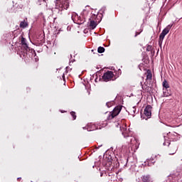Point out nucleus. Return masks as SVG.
<instances>
[{
  "label": "nucleus",
  "mask_w": 182,
  "mask_h": 182,
  "mask_svg": "<svg viewBox=\"0 0 182 182\" xmlns=\"http://www.w3.org/2000/svg\"><path fill=\"white\" fill-rule=\"evenodd\" d=\"M119 128L124 137L125 139L128 137L130 141V143H128L127 145H123L122 146L121 151L125 154H129V153H132V151H136L139 147V144L137 143V139L132 136H133V132L130 131V129H127L126 124H123Z\"/></svg>",
  "instance_id": "f257e3e1"
},
{
  "label": "nucleus",
  "mask_w": 182,
  "mask_h": 182,
  "mask_svg": "<svg viewBox=\"0 0 182 182\" xmlns=\"http://www.w3.org/2000/svg\"><path fill=\"white\" fill-rule=\"evenodd\" d=\"M55 9L60 11V12L69 8V1L68 0H55Z\"/></svg>",
  "instance_id": "f03ea898"
},
{
  "label": "nucleus",
  "mask_w": 182,
  "mask_h": 182,
  "mask_svg": "<svg viewBox=\"0 0 182 182\" xmlns=\"http://www.w3.org/2000/svg\"><path fill=\"white\" fill-rule=\"evenodd\" d=\"M33 52L35 55L36 53H35V50L31 49L29 48V46H28V43H26V38L22 37L21 38V53L25 56L28 53V52Z\"/></svg>",
  "instance_id": "7ed1b4c3"
},
{
  "label": "nucleus",
  "mask_w": 182,
  "mask_h": 182,
  "mask_svg": "<svg viewBox=\"0 0 182 182\" xmlns=\"http://www.w3.org/2000/svg\"><path fill=\"white\" fill-rule=\"evenodd\" d=\"M71 19L73 21L74 23H77V25H82L85 23V21H86V18L83 17V16H80L76 13L72 14Z\"/></svg>",
  "instance_id": "20e7f679"
},
{
  "label": "nucleus",
  "mask_w": 182,
  "mask_h": 182,
  "mask_svg": "<svg viewBox=\"0 0 182 182\" xmlns=\"http://www.w3.org/2000/svg\"><path fill=\"white\" fill-rule=\"evenodd\" d=\"M115 79L114 74L112 71H107L102 75V80L104 82H109V80H114Z\"/></svg>",
  "instance_id": "39448f33"
},
{
  "label": "nucleus",
  "mask_w": 182,
  "mask_h": 182,
  "mask_svg": "<svg viewBox=\"0 0 182 182\" xmlns=\"http://www.w3.org/2000/svg\"><path fill=\"white\" fill-rule=\"evenodd\" d=\"M122 109L119 107H115L112 112H109V115L107 117V120H112V119H114V117H116V116H117L119 114V113H120Z\"/></svg>",
  "instance_id": "423d86ee"
},
{
  "label": "nucleus",
  "mask_w": 182,
  "mask_h": 182,
  "mask_svg": "<svg viewBox=\"0 0 182 182\" xmlns=\"http://www.w3.org/2000/svg\"><path fill=\"white\" fill-rule=\"evenodd\" d=\"M144 114L146 118L143 117V115H141V119H145V120H147V119H150V117H151V105H147L145 107Z\"/></svg>",
  "instance_id": "0eeeda50"
},
{
  "label": "nucleus",
  "mask_w": 182,
  "mask_h": 182,
  "mask_svg": "<svg viewBox=\"0 0 182 182\" xmlns=\"http://www.w3.org/2000/svg\"><path fill=\"white\" fill-rule=\"evenodd\" d=\"M138 182H153V180H151L150 175H144L139 178Z\"/></svg>",
  "instance_id": "6e6552de"
},
{
  "label": "nucleus",
  "mask_w": 182,
  "mask_h": 182,
  "mask_svg": "<svg viewBox=\"0 0 182 182\" xmlns=\"http://www.w3.org/2000/svg\"><path fill=\"white\" fill-rule=\"evenodd\" d=\"M83 129H86L87 132H93L94 130H97V127H96V124H89L87 127H84Z\"/></svg>",
  "instance_id": "1a4fd4ad"
},
{
  "label": "nucleus",
  "mask_w": 182,
  "mask_h": 182,
  "mask_svg": "<svg viewBox=\"0 0 182 182\" xmlns=\"http://www.w3.org/2000/svg\"><path fill=\"white\" fill-rule=\"evenodd\" d=\"M173 26V24H169L161 32V33H163L164 35H167V33H168L170 32V29H171Z\"/></svg>",
  "instance_id": "9d476101"
},
{
  "label": "nucleus",
  "mask_w": 182,
  "mask_h": 182,
  "mask_svg": "<svg viewBox=\"0 0 182 182\" xmlns=\"http://www.w3.org/2000/svg\"><path fill=\"white\" fill-rule=\"evenodd\" d=\"M112 164H113V163L112 162V159H108L107 160V163L105 164L106 170H112Z\"/></svg>",
  "instance_id": "9b49d317"
},
{
  "label": "nucleus",
  "mask_w": 182,
  "mask_h": 182,
  "mask_svg": "<svg viewBox=\"0 0 182 182\" xmlns=\"http://www.w3.org/2000/svg\"><path fill=\"white\" fill-rule=\"evenodd\" d=\"M90 27L91 29H95L97 26V23L95 22L94 20H90Z\"/></svg>",
  "instance_id": "f8f14e48"
},
{
  "label": "nucleus",
  "mask_w": 182,
  "mask_h": 182,
  "mask_svg": "<svg viewBox=\"0 0 182 182\" xmlns=\"http://www.w3.org/2000/svg\"><path fill=\"white\" fill-rule=\"evenodd\" d=\"M165 37H166V35L161 33V34L159 36V45H161V43H163V41L164 40Z\"/></svg>",
  "instance_id": "ddd939ff"
},
{
  "label": "nucleus",
  "mask_w": 182,
  "mask_h": 182,
  "mask_svg": "<svg viewBox=\"0 0 182 182\" xmlns=\"http://www.w3.org/2000/svg\"><path fill=\"white\" fill-rule=\"evenodd\" d=\"M152 77L153 75L151 74V71L150 70H148L146 73V80H151Z\"/></svg>",
  "instance_id": "4468645a"
},
{
  "label": "nucleus",
  "mask_w": 182,
  "mask_h": 182,
  "mask_svg": "<svg viewBox=\"0 0 182 182\" xmlns=\"http://www.w3.org/2000/svg\"><path fill=\"white\" fill-rule=\"evenodd\" d=\"M141 87L143 89V90L144 92H150V87L147 86V85H143V82H141Z\"/></svg>",
  "instance_id": "2eb2a0df"
},
{
  "label": "nucleus",
  "mask_w": 182,
  "mask_h": 182,
  "mask_svg": "<svg viewBox=\"0 0 182 182\" xmlns=\"http://www.w3.org/2000/svg\"><path fill=\"white\" fill-rule=\"evenodd\" d=\"M162 85H163V87L165 88V90H167V89H168L170 87L168 82L166 80H164Z\"/></svg>",
  "instance_id": "dca6fc26"
},
{
  "label": "nucleus",
  "mask_w": 182,
  "mask_h": 182,
  "mask_svg": "<svg viewBox=\"0 0 182 182\" xmlns=\"http://www.w3.org/2000/svg\"><path fill=\"white\" fill-rule=\"evenodd\" d=\"M153 160L152 159H147L145 162L144 164L145 166H148L150 167V166H153Z\"/></svg>",
  "instance_id": "f3484780"
},
{
  "label": "nucleus",
  "mask_w": 182,
  "mask_h": 182,
  "mask_svg": "<svg viewBox=\"0 0 182 182\" xmlns=\"http://www.w3.org/2000/svg\"><path fill=\"white\" fill-rule=\"evenodd\" d=\"M164 139L165 140L164 142V146H170V140H168V137L164 136Z\"/></svg>",
  "instance_id": "a211bd4d"
},
{
  "label": "nucleus",
  "mask_w": 182,
  "mask_h": 182,
  "mask_svg": "<svg viewBox=\"0 0 182 182\" xmlns=\"http://www.w3.org/2000/svg\"><path fill=\"white\" fill-rule=\"evenodd\" d=\"M26 26H28V22L23 21L20 23V28H25Z\"/></svg>",
  "instance_id": "6ab92c4d"
},
{
  "label": "nucleus",
  "mask_w": 182,
  "mask_h": 182,
  "mask_svg": "<svg viewBox=\"0 0 182 182\" xmlns=\"http://www.w3.org/2000/svg\"><path fill=\"white\" fill-rule=\"evenodd\" d=\"M176 151H177V146H173V148H172V151H169V154H170V155L175 154Z\"/></svg>",
  "instance_id": "aec40b11"
},
{
  "label": "nucleus",
  "mask_w": 182,
  "mask_h": 182,
  "mask_svg": "<svg viewBox=\"0 0 182 182\" xmlns=\"http://www.w3.org/2000/svg\"><path fill=\"white\" fill-rule=\"evenodd\" d=\"M106 105L107 107H112V106L114 105V101L108 102Z\"/></svg>",
  "instance_id": "412c9836"
},
{
  "label": "nucleus",
  "mask_w": 182,
  "mask_h": 182,
  "mask_svg": "<svg viewBox=\"0 0 182 182\" xmlns=\"http://www.w3.org/2000/svg\"><path fill=\"white\" fill-rule=\"evenodd\" d=\"M97 18V15L92 14L91 17L89 18L90 21H95Z\"/></svg>",
  "instance_id": "4be33fe9"
},
{
  "label": "nucleus",
  "mask_w": 182,
  "mask_h": 182,
  "mask_svg": "<svg viewBox=\"0 0 182 182\" xmlns=\"http://www.w3.org/2000/svg\"><path fill=\"white\" fill-rule=\"evenodd\" d=\"M98 53H103L105 52V48L99 47L97 49Z\"/></svg>",
  "instance_id": "5701e85b"
},
{
  "label": "nucleus",
  "mask_w": 182,
  "mask_h": 182,
  "mask_svg": "<svg viewBox=\"0 0 182 182\" xmlns=\"http://www.w3.org/2000/svg\"><path fill=\"white\" fill-rule=\"evenodd\" d=\"M70 114L72 117L73 118V120H76V113L75 112H71Z\"/></svg>",
  "instance_id": "b1692460"
},
{
  "label": "nucleus",
  "mask_w": 182,
  "mask_h": 182,
  "mask_svg": "<svg viewBox=\"0 0 182 182\" xmlns=\"http://www.w3.org/2000/svg\"><path fill=\"white\" fill-rule=\"evenodd\" d=\"M164 90H166L164 89V96L165 97H168V96H170L171 94L167 92H166V91H164Z\"/></svg>",
  "instance_id": "393cba45"
},
{
  "label": "nucleus",
  "mask_w": 182,
  "mask_h": 182,
  "mask_svg": "<svg viewBox=\"0 0 182 182\" xmlns=\"http://www.w3.org/2000/svg\"><path fill=\"white\" fill-rule=\"evenodd\" d=\"M152 48L153 47L151 46H147V47H146L147 52H151Z\"/></svg>",
  "instance_id": "a878e982"
},
{
  "label": "nucleus",
  "mask_w": 182,
  "mask_h": 182,
  "mask_svg": "<svg viewBox=\"0 0 182 182\" xmlns=\"http://www.w3.org/2000/svg\"><path fill=\"white\" fill-rule=\"evenodd\" d=\"M105 11H106V7H102V8L100 10V14H105Z\"/></svg>",
  "instance_id": "bb28decb"
},
{
  "label": "nucleus",
  "mask_w": 182,
  "mask_h": 182,
  "mask_svg": "<svg viewBox=\"0 0 182 182\" xmlns=\"http://www.w3.org/2000/svg\"><path fill=\"white\" fill-rule=\"evenodd\" d=\"M45 3V0H38V4H39L40 5H42V4Z\"/></svg>",
  "instance_id": "cd10ccee"
},
{
  "label": "nucleus",
  "mask_w": 182,
  "mask_h": 182,
  "mask_svg": "<svg viewBox=\"0 0 182 182\" xmlns=\"http://www.w3.org/2000/svg\"><path fill=\"white\" fill-rule=\"evenodd\" d=\"M85 14H87V11L84 10V11H83V15H85Z\"/></svg>",
  "instance_id": "c85d7f7f"
},
{
  "label": "nucleus",
  "mask_w": 182,
  "mask_h": 182,
  "mask_svg": "<svg viewBox=\"0 0 182 182\" xmlns=\"http://www.w3.org/2000/svg\"><path fill=\"white\" fill-rule=\"evenodd\" d=\"M138 35H140V33L136 32L135 37L137 36Z\"/></svg>",
  "instance_id": "c756f323"
},
{
  "label": "nucleus",
  "mask_w": 182,
  "mask_h": 182,
  "mask_svg": "<svg viewBox=\"0 0 182 182\" xmlns=\"http://www.w3.org/2000/svg\"><path fill=\"white\" fill-rule=\"evenodd\" d=\"M119 123L116 124L117 127H119Z\"/></svg>",
  "instance_id": "7c9ffc66"
},
{
  "label": "nucleus",
  "mask_w": 182,
  "mask_h": 182,
  "mask_svg": "<svg viewBox=\"0 0 182 182\" xmlns=\"http://www.w3.org/2000/svg\"><path fill=\"white\" fill-rule=\"evenodd\" d=\"M100 177H103V173H100Z\"/></svg>",
  "instance_id": "2f4dec72"
},
{
  "label": "nucleus",
  "mask_w": 182,
  "mask_h": 182,
  "mask_svg": "<svg viewBox=\"0 0 182 182\" xmlns=\"http://www.w3.org/2000/svg\"><path fill=\"white\" fill-rule=\"evenodd\" d=\"M63 79H65V74H63Z\"/></svg>",
  "instance_id": "473e14b6"
},
{
  "label": "nucleus",
  "mask_w": 182,
  "mask_h": 182,
  "mask_svg": "<svg viewBox=\"0 0 182 182\" xmlns=\"http://www.w3.org/2000/svg\"><path fill=\"white\" fill-rule=\"evenodd\" d=\"M21 178H18L17 180H21Z\"/></svg>",
  "instance_id": "72a5a7b5"
}]
</instances>
